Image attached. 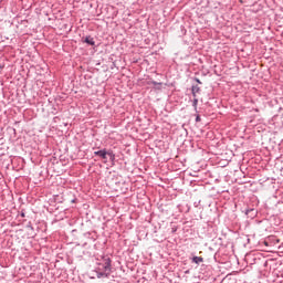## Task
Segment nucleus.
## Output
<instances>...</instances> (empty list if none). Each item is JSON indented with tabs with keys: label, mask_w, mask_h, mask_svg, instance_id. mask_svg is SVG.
Returning <instances> with one entry per match:
<instances>
[{
	"label": "nucleus",
	"mask_w": 283,
	"mask_h": 283,
	"mask_svg": "<svg viewBox=\"0 0 283 283\" xmlns=\"http://www.w3.org/2000/svg\"><path fill=\"white\" fill-rule=\"evenodd\" d=\"M94 155L99 156L102 159L106 160L107 156H109L111 159H114V155L112 153L104 150L94 151Z\"/></svg>",
	"instance_id": "2"
},
{
	"label": "nucleus",
	"mask_w": 283,
	"mask_h": 283,
	"mask_svg": "<svg viewBox=\"0 0 283 283\" xmlns=\"http://www.w3.org/2000/svg\"><path fill=\"white\" fill-rule=\"evenodd\" d=\"M205 260L202 259V256H193L192 262L197 265H199L201 262H203Z\"/></svg>",
	"instance_id": "3"
},
{
	"label": "nucleus",
	"mask_w": 283,
	"mask_h": 283,
	"mask_svg": "<svg viewBox=\"0 0 283 283\" xmlns=\"http://www.w3.org/2000/svg\"><path fill=\"white\" fill-rule=\"evenodd\" d=\"M198 99H193V106H197Z\"/></svg>",
	"instance_id": "6"
},
{
	"label": "nucleus",
	"mask_w": 283,
	"mask_h": 283,
	"mask_svg": "<svg viewBox=\"0 0 283 283\" xmlns=\"http://www.w3.org/2000/svg\"><path fill=\"white\" fill-rule=\"evenodd\" d=\"M85 43L88 45H95V42L91 38H85Z\"/></svg>",
	"instance_id": "5"
},
{
	"label": "nucleus",
	"mask_w": 283,
	"mask_h": 283,
	"mask_svg": "<svg viewBox=\"0 0 283 283\" xmlns=\"http://www.w3.org/2000/svg\"><path fill=\"white\" fill-rule=\"evenodd\" d=\"M198 93H200V87L193 86V87H192V95H193V97H196V95H197Z\"/></svg>",
	"instance_id": "4"
},
{
	"label": "nucleus",
	"mask_w": 283,
	"mask_h": 283,
	"mask_svg": "<svg viewBox=\"0 0 283 283\" xmlns=\"http://www.w3.org/2000/svg\"><path fill=\"white\" fill-rule=\"evenodd\" d=\"M153 84H154V85H157V83H156V82H153Z\"/></svg>",
	"instance_id": "9"
},
{
	"label": "nucleus",
	"mask_w": 283,
	"mask_h": 283,
	"mask_svg": "<svg viewBox=\"0 0 283 283\" xmlns=\"http://www.w3.org/2000/svg\"><path fill=\"white\" fill-rule=\"evenodd\" d=\"M196 122H201V118H200V116H197V119H196Z\"/></svg>",
	"instance_id": "7"
},
{
	"label": "nucleus",
	"mask_w": 283,
	"mask_h": 283,
	"mask_svg": "<svg viewBox=\"0 0 283 283\" xmlns=\"http://www.w3.org/2000/svg\"><path fill=\"white\" fill-rule=\"evenodd\" d=\"M112 264L109 262V260H105V263L102 264V268H99V273H97V279H101V277H108L109 275V271L112 270Z\"/></svg>",
	"instance_id": "1"
},
{
	"label": "nucleus",
	"mask_w": 283,
	"mask_h": 283,
	"mask_svg": "<svg viewBox=\"0 0 283 283\" xmlns=\"http://www.w3.org/2000/svg\"><path fill=\"white\" fill-rule=\"evenodd\" d=\"M0 70H3V65L2 64H0Z\"/></svg>",
	"instance_id": "8"
}]
</instances>
